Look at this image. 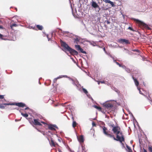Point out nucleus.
<instances>
[{
    "mask_svg": "<svg viewBox=\"0 0 152 152\" xmlns=\"http://www.w3.org/2000/svg\"><path fill=\"white\" fill-rule=\"evenodd\" d=\"M61 46L63 48L64 50L69 52L72 55H77L78 52L75 50L71 48L65 42L62 40L60 41Z\"/></svg>",
    "mask_w": 152,
    "mask_h": 152,
    "instance_id": "obj_1",
    "label": "nucleus"
},
{
    "mask_svg": "<svg viewBox=\"0 0 152 152\" xmlns=\"http://www.w3.org/2000/svg\"><path fill=\"white\" fill-rule=\"evenodd\" d=\"M114 133L116 135V138L115 137L114 135H113V137L111 138H113L114 140L117 141H119L121 143L125 141L124 136L122 132L121 131V128Z\"/></svg>",
    "mask_w": 152,
    "mask_h": 152,
    "instance_id": "obj_2",
    "label": "nucleus"
},
{
    "mask_svg": "<svg viewBox=\"0 0 152 152\" xmlns=\"http://www.w3.org/2000/svg\"><path fill=\"white\" fill-rule=\"evenodd\" d=\"M4 105H15L19 107H23L26 106V104L22 102H18L17 103H4L1 104H0V108L4 109L5 108V107Z\"/></svg>",
    "mask_w": 152,
    "mask_h": 152,
    "instance_id": "obj_3",
    "label": "nucleus"
},
{
    "mask_svg": "<svg viewBox=\"0 0 152 152\" xmlns=\"http://www.w3.org/2000/svg\"><path fill=\"white\" fill-rule=\"evenodd\" d=\"M134 20L136 21V23L138 24V25L140 27H143L145 28H147L148 30L150 29V28L145 23H144L143 22L137 19H134Z\"/></svg>",
    "mask_w": 152,
    "mask_h": 152,
    "instance_id": "obj_4",
    "label": "nucleus"
},
{
    "mask_svg": "<svg viewBox=\"0 0 152 152\" xmlns=\"http://www.w3.org/2000/svg\"><path fill=\"white\" fill-rule=\"evenodd\" d=\"M102 128L103 129V132L105 135H106L107 137L110 138L113 137V134L109 133L107 131V129L106 127L104 126H103L102 127Z\"/></svg>",
    "mask_w": 152,
    "mask_h": 152,
    "instance_id": "obj_5",
    "label": "nucleus"
},
{
    "mask_svg": "<svg viewBox=\"0 0 152 152\" xmlns=\"http://www.w3.org/2000/svg\"><path fill=\"white\" fill-rule=\"evenodd\" d=\"M103 106L106 109H110L113 107V104L112 103L108 102H107L104 103L103 104Z\"/></svg>",
    "mask_w": 152,
    "mask_h": 152,
    "instance_id": "obj_6",
    "label": "nucleus"
},
{
    "mask_svg": "<svg viewBox=\"0 0 152 152\" xmlns=\"http://www.w3.org/2000/svg\"><path fill=\"white\" fill-rule=\"evenodd\" d=\"M118 42L120 43L123 44L127 45L130 43L129 40L124 39H120L118 40Z\"/></svg>",
    "mask_w": 152,
    "mask_h": 152,
    "instance_id": "obj_7",
    "label": "nucleus"
},
{
    "mask_svg": "<svg viewBox=\"0 0 152 152\" xmlns=\"http://www.w3.org/2000/svg\"><path fill=\"white\" fill-rule=\"evenodd\" d=\"M39 120L37 119H34V121H32L31 123L35 125L42 126V124L39 121Z\"/></svg>",
    "mask_w": 152,
    "mask_h": 152,
    "instance_id": "obj_8",
    "label": "nucleus"
},
{
    "mask_svg": "<svg viewBox=\"0 0 152 152\" xmlns=\"http://www.w3.org/2000/svg\"><path fill=\"white\" fill-rule=\"evenodd\" d=\"M111 127L113 128L112 131H113V133H115L117 131L118 129H120V127L119 126H115L114 124L111 125Z\"/></svg>",
    "mask_w": 152,
    "mask_h": 152,
    "instance_id": "obj_9",
    "label": "nucleus"
},
{
    "mask_svg": "<svg viewBox=\"0 0 152 152\" xmlns=\"http://www.w3.org/2000/svg\"><path fill=\"white\" fill-rule=\"evenodd\" d=\"M91 6L94 8H98L99 9V10H100V8L98 5L97 3L94 1H93L91 2Z\"/></svg>",
    "mask_w": 152,
    "mask_h": 152,
    "instance_id": "obj_10",
    "label": "nucleus"
},
{
    "mask_svg": "<svg viewBox=\"0 0 152 152\" xmlns=\"http://www.w3.org/2000/svg\"><path fill=\"white\" fill-rule=\"evenodd\" d=\"M55 128H57L55 125H49L48 126V128L49 129L52 131H55L56 129Z\"/></svg>",
    "mask_w": 152,
    "mask_h": 152,
    "instance_id": "obj_11",
    "label": "nucleus"
},
{
    "mask_svg": "<svg viewBox=\"0 0 152 152\" xmlns=\"http://www.w3.org/2000/svg\"><path fill=\"white\" fill-rule=\"evenodd\" d=\"M77 139L78 141L80 143H82L84 142V139L83 135H80L79 137H77Z\"/></svg>",
    "mask_w": 152,
    "mask_h": 152,
    "instance_id": "obj_12",
    "label": "nucleus"
},
{
    "mask_svg": "<svg viewBox=\"0 0 152 152\" xmlns=\"http://www.w3.org/2000/svg\"><path fill=\"white\" fill-rule=\"evenodd\" d=\"M103 1L106 3H108L110 4L113 7L115 6L113 3L109 0H103Z\"/></svg>",
    "mask_w": 152,
    "mask_h": 152,
    "instance_id": "obj_13",
    "label": "nucleus"
},
{
    "mask_svg": "<svg viewBox=\"0 0 152 152\" xmlns=\"http://www.w3.org/2000/svg\"><path fill=\"white\" fill-rule=\"evenodd\" d=\"M132 78L134 80L135 85L137 86H138L139 85V83L138 81L137 80V79L135 78L134 77L132 76Z\"/></svg>",
    "mask_w": 152,
    "mask_h": 152,
    "instance_id": "obj_14",
    "label": "nucleus"
},
{
    "mask_svg": "<svg viewBox=\"0 0 152 152\" xmlns=\"http://www.w3.org/2000/svg\"><path fill=\"white\" fill-rule=\"evenodd\" d=\"M80 39L78 37H76L74 39V42L77 44H78L80 41Z\"/></svg>",
    "mask_w": 152,
    "mask_h": 152,
    "instance_id": "obj_15",
    "label": "nucleus"
},
{
    "mask_svg": "<svg viewBox=\"0 0 152 152\" xmlns=\"http://www.w3.org/2000/svg\"><path fill=\"white\" fill-rule=\"evenodd\" d=\"M64 77V76H59V77L55 78L53 80V83H56V82L57 80L58 79H59L61 78H62Z\"/></svg>",
    "mask_w": 152,
    "mask_h": 152,
    "instance_id": "obj_16",
    "label": "nucleus"
},
{
    "mask_svg": "<svg viewBox=\"0 0 152 152\" xmlns=\"http://www.w3.org/2000/svg\"><path fill=\"white\" fill-rule=\"evenodd\" d=\"M36 27L39 30H42L43 29V27L42 26L39 25H37Z\"/></svg>",
    "mask_w": 152,
    "mask_h": 152,
    "instance_id": "obj_17",
    "label": "nucleus"
},
{
    "mask_svg": "<svg viewBox=\"0 0 152 152\" xmlns=\"http://www.w3.org/2000/svg\"><path fill=\"white\" fill-rule=\"evenodd\" d=\"M50 145L52 146H53V147H55L56 146V144L51 139V141L50 142Z\"/></svg>",
    "mask_w": 152,
    "mask_h": 152,
    "instance_id": "obj_18",
    "label": "nucleus"
},
{
    "mask_svg": "<svg viewBox=\"0 0 152 152\" xmlns=\"http://www.w3.org/2000/svg\"><path fill=\"white\" fill-rule=\"evenodd\" d=\"M6 36L0 34V39L3 40H6V39L4 38V37H6Z\"/></svg>",
    "mask_w": 152,
    "mask_h": 152,
    "instance_id": "obj_19",
    "label": "nucleus"
},
{
    "mask_svg": "<svg viewBox=\"0 0 152 152\" xmlns=\"http://www.w3.org/2000/svg\"><path fill=\"white\" fill-rule=\"evenodd\" d=\"M126 147L128 150V152H133L131 148L128 145H126Z\"/></svg>",
    "mask_w": 152,
    "mask_h": 152,
    "instance_id": "obj_20",
    "label": "nucleus"
},
{
    "mask_svg": "<svg viewBox=\"0 0 152 152\" xmlns=\"http://www.w3.org/2000/svg\"><path fill=\"white\" fill-rule=\"evenodd\" d=\"M75 47L77 50H79L81 48L80 46L79 45H75Z\"/></svg>",
    "mask_w": 152,
    "mask_h": 152,
    "instance_id": "obj_21",
    "label": "nucleus"
},
{
    "mask_svg": "<svg viewBox=\"0 0 152 152\" xmlns=\"http://www.w3.org/2000/svg\"><path fill=\"white\" fill-rule=\"evenodd\" d=\"M94 108L97 109L99 111L101 110L102 108L100 107H99V106H98L96 105H94Z\"/></svg>",
    "mask_w": 152,
    "mask_h": 152,
    "instance_id": "obj_22",
    "label": "nucleus"
},
{
    "mask_svg": "<svg viewBox=\"0 0 152 152\" xmlns=\"http://www.w3.org/2000/svg\"><path fill=\"white\" fill-rule=\"evenodd\" d=\"M77 124L76 121H73L72 123V126L74 128H75L77 125Z\"/></svg>",
    "mask_w": 152,
    "mask_h": 152,
    "instance_id": "obj_23",
    "label": "nucleus"
},
{
    "mask_svg": "<svg viewBox=\"0 0 152 152\" xmlns=\"http://www.w3.org/2000/svg\"><path fill=\"white\" fill-rule=\"evenodd\" d=\"M21 114L22 115V116L25 118H26L28 116V115L27 113L24 114L22 113H21Z\"/></svg>",
    "mask_w": 152,
    "mask_h": 152,
    "instance_id": "obj_24",
    "label": "nucleus"
},
{
    "mask_svg": "<svg viewBox=\"0 0 152 152\" xmlns=\"http://www.w3.org/2000/svg\"><path fill=\"white\" fill-rule=\"evenodd\" d=\"M79 50L80 51L81 53H83L86 54V52L85 51H84L83 49L81 48H80Z\"/></svg>",
    "mask_w": 152,
    "mask_h": 152,
    "instance_id": "obj_25",
    "label": "nucleus"
},
{
    "mask_svg": "<svg viewBox=\"0 0 152 152\" xmlns=\"http://www.w3.org/2000/svg\"><path fill=\"white\" fill-rule=\"evenodd\" d=\"M114 61L116 63V64L118 65L120 67H121V65L119 64L118 62L116 61V60H115V59H114Z\"/></svg>",
    "mask_w": 152,
    "mask_h": 152,
    "instance_id": "obj_26",
    "label": "nucleus"
},
{
    "mask_svg": "<svg viewBox=\"0 0 152 152\" xmlns=\"http://www.w3.org/2000/svg\"><path fill=\"white\" fill-rule=\"evenodd\" d=\"M83 92L85 93L86 94H87L88 93V91H87V90L86 89H85L84 88H83Z\"/></svg>",
    "mask_w": 152,
    "mask_h": 152,
    "instance_id": "obj_27",
    "label": "nucleus"
},
{
    "mask_svg": "<svg viewBox=\"0 0 152 152\" xmlns=\"http://www.w3.org/2000/svg\"><path fill=\"white\" fill-rule=\"evenodd\" d=\"M148 150L150 152H152V147L151 146H149Z\"/></svg>",
    "mask_w": 152,
    "mask_h": 152,
    "instance_id": "obj_28",
    "label": "nucleus"
},
{
    "mask_svg": "<svg viewBox=\"0 0 152 152\" xmlns=\"http://www.w3.org/2000/svg\"><path fill=\"white\" fill-rule=\"evenodd\" d=\"M17 26V25L16 24H12L11 25V28H12L13 27L16 26Z\"/></svg>",
    "mask_w": 152,
    "mask_h": 152,
    "instance_id": "obj_29",
    "label": "nucleus"
},
{
    "mask_svg": "<svg viewBox=\"0 0 152 152\" xmlns=\"http://www.w3.org/2000/svg\"><path fill=\"white\" fill-rule=\"evenodd\" d=\"M4 98V95H0V99H2Z\"/></svg>",
    "mask_w": 152,
    "mask_h": 152,
    "instance_id": "obj_30",
    "label": "nucleus"
},
{
    "mask_svg": "<svg viewBox=\"0 0 152 152\" xmlns=\"http://www.w3.org/2000/svg\"><path fill=\"white\" fill-rule=\"evenodd\" d=\"M146 97L148 99H149L150 100H151V98H150V97H149V98H148V96H146L145 95H143Z\"/></svg>",
    "mask_w": 152,
    "mask_h": 152,
    "instance_id": "obj_31",
    "label": "nucleus"
},
{
    "mask_svg": "<svg viewBox=\"0 0 152 152\" xmlns=\"http://www.w3.org/2000/svg\"><path fill=\"white\" fill-rule=\"evenodd\" d=\"M82 151H85V150H86V148L84 146H83V145L82 146Z\"/></svg>",
    "mask_w": 152,
    "mask_h": 152,
    "instance_id": "obj_32",
    "label": "nucleus"
},
{
    "mask_svg": "<svg viewBox=\"0 0 152 152\" xmlns=\"http://www.w3.org/2000/svg\"><path fill=\"white\" fill-rule=\"evenodd\" d=\"M128 29H129L132 31H134L132 27H129L128 28Z\"/></svg>",
    "mask_w": 152,
    "mask_h": 152,
    "instance_id": "obj_33",
    "label": "nucleus"
},
{
    "mask_svg": "<svg viewBox=\"0 0 152 152\" xmlns=\"http://www.w3.org/2000/svg\"><path fill=\"white\" fill-rule=\"evenodd\" d=\"M126 70L128 72H131V70H130V69H129L128 68H126Z\"/></svg>",
    "mask_w": 152,
    "mask_h": 152,
    "instance_id": "obj_34",
    "label": "nucleus"
},
{
    "mask_svg": "<svg viewBox=\"0 0 152 152\" xmlns=\"http://www.w3.org/2000/svg\"><path fill=\"white\" fill-rule=\"evenodd\" d=\"M92 125L93 126H96V124L94 122H93L92 123Z\"/></svg>",
    "mask_w": 152,
    "mask_h": 152,
    "instance_id": "obj_35",
    "label": "nucleus"
},
{
    "mask_svg": "<svg viewBox=\"0 0 152 152\" xmlns=\"http://www.w3.org/2000/svg\"><path fill=\"white\" fill-rule=\"evenodd\" d=\"M100 83H105V82L104 81H100Z\"/></svg>",
    "mask_w": 152,
    "mask_h": 152,
    "instance_id": "obj_36",
    "label": "nucleus"
},
{
    "mask_svg": "<svg viewBox=\"0 0 152 152\" xmlns=\"http://www.w3.org/2000/svg\"><path fill=\"white\" fill-rule=\"evenodd\" d=\"M138 90H139V92H140V94H142L143 95V94L141 93V91H140V88L139 89V88H138Z\"/></svg>",
    "mask_w": 152,
    "mask_h": 152,
    "instance_id": "obj_37",
    "label": "nucleus"
},
{
    "mask_svg": "<svg viewBox=\"0 0 152 152\" xmlns=\"http://www.w3.org/2000/svg\"><path fill=\"white\" fill-rule=\"evenodd\" d=\"M41 123H42L43 124H46V123H45V122H43V121H41Z\"/></svg>",
    "mask_w": 152,
    "mask_h": 152,
    "instance_id": "obj_38",
    "label": "nucleus"
},
{
    "mask_svg": "<svg viewBox=\"0 0 152 152\" xmlns=\"http://www.w3.org/2000/svg\"><path fill=\"white\" fill-rule=\"evenodd\" d=\"M144 152H147V151L144 148H143Z\"/></svg>",
    "mask_w": 152,
    "mask_h": 152,
    "instance_id": "obj_39",
    "label": "nucleus"
},
{
    "mask_svg": "<svg viewBox=\"0 0 152 152\" xmlns=\"http://www.w3.org/2000/svg\"><path fill=\"white\" fill-rule=\"evenodd\" d=\"M107 24H109L110 23V21H108V20L107 21Z\"/></svg>",
    "mask_w": 152,
    "mask_h": 152,
    "instance_id": "obj_40",
    "label": "nucleus"
},
{
    "mask_svg": "<svg viewBox=\"0 0 152 152\" xmlns=\"http://www.w3.org/2000/svg\"><path fill=\"white\" fill-rule=\"evenodd\" d=\"M98 82V85H99L100 83V81H97Z\"/></svg>",
    "mask_w": 152,
    "mask_h": 152,
    "instance_id": "obj_41",
    "label": "nucleus"
},
{
    "mask_svg": "<svg viewBox=\"0 0 152 152\" xmlns=\"http://www.w3.org/2000/svg\"><path fill=\"white\" fill-rule=\"evenodd\" d=\"M29 109V107H26V108H25V110H27V109Z\"/></svg>",
    "mask_w": 152,
    "mask_h": 152,
    "instance_id": "obj_42",
    "label": "nucleus"
},
{
    "mask_svg": "<svg viewBox=\"0 0 152 152\" xmlns=\"http://www.w3.org/2000/svg\"><path fill=\"white\" fill-rule=\"evenodd\" d=\"M2 28V26H0V28Z\"/></svg>",
    "mask_w": 152,
    "mask_h": 152,
    "instance_id": "obj_43",
    "label": "nucleus"
},
{
    "mask_svg": "<svg viewBox=\"0 0 152 152\" xmlns=\"http://www.w3.org/2000/svg\"><path fill=\"white\" fill-rule=\"evenodd\" d=\"M82 152H86V150H85V151H82Z\"/></svg>",
    "mask_w": 152,
    "mask_h": 152,
    "instance_id": "obj_44",
    "label": "nucleus"
},
{
    "mask_svg": "<svg viewBox=\"0 0 152 152\" xmlns=\"http://www.w3.org/2000/svg\"><path fill=\"white\" fill-rule=\"evenodd\" d=\"M104 50H105V49L104 48Z\"/></svg>",
    "mask_w": 152,
    "mask_h": 152,
    "instance_id": "obj_45",
    "label": "nucleus"
},
{
    "mask_svg": "<svg viewBox=\"0 0 152 152\" xmlns=\"http://www.w3.org/2000/svg\"><path fill=\"white\" fill-rule=\"evenodd\" d=\"M43 134L44 135L45 134H44V132H43Z\"/></svg>",
    "mask_w": 152,
    "mask_h": 152,
    "instance_id": "obj_46",
    "label": "nucleus"
},
{
    "mask_svg": "<svg viewBox=\"0 0 152 152\" xmlns=\"http://www.w3.org/2000/svg\"><path fill=\"white\" fill-rule=\"evenodd\" d=\"M48 132H50V131H48Z\"/></svg>",
    "mask_w": 152,
    "mask_h": 152,
    "instance_id": "obj_47",
    "label": "nucleus"
}]
</instances>
